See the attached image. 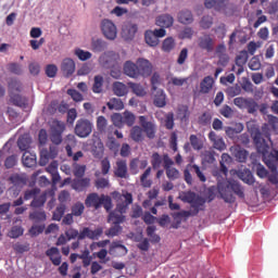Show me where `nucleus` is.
<instances>
[{"label": "nucleus", "mask_w": 278, "mask_h": 278, "mask_svg": "<svg viewBox=\"0 0 278 278\" xmlns=\"http://www.w3.org/2000/svg\"><path fill=\"white\" fill-rule=\"evenodd\" d=\"M131 203H134V195L131 193L126 192L121 194L115 210L109 214L108 222L112 223V225H123L126 218L123 214H127V210H129Z\"/></svg>", "instance_id": "f257e3e1"}, {"label": "nucleus", "mask_w": 278, "mask_h": 278, "mask_svg": "<svg viewBox=\"0 0 278 278\" xmlns=\"http://www.w3.org/2000/svg\"><path fill=\"white\" fill-rule=\"evenodd\" d=\"M218 193L225 203H236V195L244 199V187L238 180H229L226 186H218Z\"/></svg>", "instance_id": "f03ea898"}, {"label": "nucleus", "mask_w": 278, "mask_h": 278, "mask_svg": "<svg viewBox=\"0 0 278 278\" xmlns=\"http://www.w3.org/2000/svg\"><path fill=\"white\" fill-rule=\"evenodd\" d=\"M86 207H94V210H100V207L103 205L104 210L106 212H110L112 210V198L110 195L101 194L99 193H89L85 200Z\"/></svg>", "instance_id": "7ed1b4c3"}, {"label": "nucleus", "mask_w": 278, "mask_h": 278, "mask_svg": "<svg viewBox=\"0 0 278 278\" xmlns=\"http://www.w3.org/2000/svg\"><path fill=\"white\" fill-rule=\"evenodd\" d=\"M184 203H189L191 205V210L189 212L192 213V216H198L199 212H203L205 210L206 200L197 195V193L189 191L182 195Z\"/></svg>", "instance_id": "20e7f679"}, {"label": "nucleus", "mask_w": 278, "mask_h": 278, "mask_svg": "<svg viewBox=\"0 0 278 278\" xmlns=\"http://www.w3.org/2000/svg\"><path fill=\"white\" fill-rule=\"evenodd\" d=\"M94 126L92 125V122L90 119L80 118L76 122V126L74 128V131L78 138H88L92 134V128Z\"/></svg>", "instance_id": "39448f33"}, {"label": "nucleus", "mask_w": 278, "mask_h": 278, "mask_svg": "<svg viewBox=\"0 0 278 278\" xmlns=\"http://www.w3.org/2000/svg\"><path fill=\"white\" fill-rule=\"evenodd\" d=\"M139 125L143 130V134H146L147 138H149L150 140H153V138H155V134L157 131V126H155V123L149 121L147 116L141 115L139 116Z\"/></svg>", "instance_id": "423d86ee"}, {"label": "nucleus", "mask_w": 278, "mask_h": 278, "mask_svg": "<svg viewBox=\"0 0 278 278\" xmlns=\"http://www.w3.org/2000/svg\"><path fill=\"white\" fill-rule=\"evenodd\" d=\"M116 60H118V55L114 51H109L99 58V64L102 68H114L116 66Z\"/></svg>", "instance_id": "0eeeda50"}, {"label": "nucleus", "mask_w": 278, "mask_h": 278, "mask_svg": "<svg viewBox=\"0 0 278 278\" xmlns=\"http://www.w3.org/2000/svg\"><path fill=\"white\" fill-rule=\"evenodd\" d=\"M103 236V228L99 227L94 230L85 227L79 231L78 240H86L88 238L89 240H99Z\"/></svg>", "instance_id": "6e6552de"}, {"label": "nucleus", "mask_w": 278, "mask_h": 278, "mask_svg": "<svg viewBox=\"0 0 278 278\" xmlns=\"http://www.w3.org/2000/svg\"><path fill=\"white\" fill-rule=\"evenodd\" d=\"M137 68L139 72V77H151L153 73V64H151V61L146 59L137 60Z\"/></svg>", "instance_id": "1a4fd4ad"}, {"label": "nucleus", "mask_w": 278, "mask_h": 278, "mask_svg": "<svg viewBox=\"0 0 278 278\" xmlns=\"http://www.w3.org/2000/svg\"><path fill=\"white\" fill-rule=\"evenodd\" d=\"M102 33L108 40H116V36L118 34L116 25L110 20L102 21Z\"/></svg>", "instance_id": "9d476101"}, {"label": "nucleus", "mask_w": 278, "mask_h": 278, "mask_svg": "<svg viewBox=\"0 0 278 278\" xmlns=\"http://www.w3.org/2000/svg\"><path fill=\"white\" fill-rule=\"evenodd\" d=\"M138 34V24L126 22L122 27V37L124 40H134Z\"/></svg>", "instance_id": "9b49d317"}, {"label": "nucleus", "mask_w": 278, "mask_h": 278, "mask_svg": "<svg viewBox=\"0 0 278 278\" xmlns=\"http://www.w3.org/2000/svg\"><path fill=\"white\" fill-rule=\"evenodd\" d=\"M215 45L216 42L214 41V38L210 35H203L198 39V47L207 53H212V51H214Z\"/></svg>", "instance_id": "f8f14e48"}, {"label": "nucleus", "mask_w": 278, "mask_h": 278, "mask_svg": "<svg viewBox=\"0 0 278 278\" xmlns=\"http://www.w3.org/2000/svg\"><path fill=\"white\" fill-rule=\"evenodd\" d=\"M124 75L127 77H130L131 79H139L140 78V73L138 72V64L134 63L131 61H126L124 63Z\"/></svg>", "instance_id": "ddd939ff"}, {"label": "nucleus", "mask_w": 278, "mask_h": 278, "mask_svg": "<svg viewBox=\"0 0 278 278\" xmlns=\"http://www.w3.org/2000/svg\"><path fill=\"white\" fill-rule=\"evenodd\" d=\"M264 164L269 170H277L278 166V150H273L269 154L263 157Z\"/></svg>", "instance_id": "4468645a"}, {"label": "nucleus", "mask_w": 278, "mask_h": 278, "mask_svg": "<svg viewBox=\"0 0 278 278\" xmlns=\"http://www.w3.org/2000/svg\"><path fill=\"white\" fill-rule=\"evenodd\" d=\"M115 177L119 179H128L129 173L127 170V161L125 160H117L116 161V168L114 170Z\"/></svg>", "instance_id": "2eb2a0df"}, {"label": "nucleus", "mask_w": 278, "mask_h": 278, "mask_svg": "<svg viewBox=\"0 0 278 278\" xmlns=\"http://www.w3.org/2000/svg\"><path fill=\"white\" fill-rule=\"evenodd\" d=\"M110 253L117 257H123L124 255H127L128 250L122 241H113L110 245Z\"/></svg>", "instance_id": "dca6fc26"}, {"label": "nucleus", "mask_w": 278, "mask_h": 278, "mask_svg": "<svg viewBox=\"0 0 278 278\" xmlns=\"http://www.w3.org/2000/svg\"><path fill=\"white\" fill-rule=\"evenodd\" d=\"M175 23V18L170 14H162L156 17L155 25L157 27H163L164 29H168V27H173Z\"/></svg>", "instance_id": "f3484780"}, {"label": "nucleus", "mask_w": 278, "mask_h": 278, "mask_svg": "<svg viewBox=\"0 0 278 278\" xmlns=\"http://www.w3.org/2000/svg\"><path fill=\"white\" fill-rule=\"evenodd\" d=\"M214 88V78L212 76H205L200 83L199 94H210Z\"/></svg>", "instance_id": "a211bd4d"}, {"label": "nucleus", "mask_w": 278, "mask_h": 278, "mask_svg": "<svg viewBox=\"0 0 278 278\" xmlns=\"http://www.w3.org/2000/svg\"><path fill=\"white\" fill-rule=\"evenodd\" d=\"M237 177L248 186H253V184H255V177H253V173H251V169L249 168L239 169L237 172Z\"/></svg>", "instance_id": "6ab92c4d"}, {"label": "nucleus", "mask_w": 278, "mask_h": 278, "mask_svg": "<svg viewBox=\"0 0 278 278\" xmlns=\"http://www.w3.org/2000/svg\"><path fill=\"white\" fill-rule=\"evenodd\" d=\"M61 71L65 77H71L75 73V61L73 59H64L61 64Z\"/></svg>", "instance_id": "aec40b11"}, {"label": "nucleus", "mask_w": 278, "mask_h": 278, "mask_svg": "<svg viewBox=\"0 0 278 278\" xmlns=\"http://www.w3.org/2000/svg\"><path fill=\"white\" fill-rule=\"evenodd\" d=\"M208 139L211 140V142H213V147L217 151H225V149H227V146L225 144V140H223V137L216 135L214 131H211L208 134Z\"/></svg>", "instance_id": "412c9836"}, {"label": "nucleus", "mask_w": 278, "mask_h": 278, "mask_svg": "<svg viewBox=\"0 0 278 278\" xmlns=\"http://www.w3.org/2000/svg\"><path fill=\"white\" fill-rule=\"evenodd\" d=\"M90 187V178H75L72 182L73 190L84 192L86 188Z\"/></svg>", "instance_id": "4be33fe9"}, {"label": "nucleus", "mask_w": 278, "mask_h": 278, "mask_svg": "<svg viewBox=\"0 0 278 278\" xmlns=\"http://www.w3.org/2000/svg\"><path fill=\"white\" fill-rule=\"evenodd\" d=\"M112 90L115 97H127L129 94V87L121 81L113 83Z\"/></svg>", "instance_id": "5701e85b"}, {"label": "nucleus", "mask_w": 278, "mask_h": 278, "mask_svg": "<svg viewBox=\"0 0 278 278\" xmlns=\"http://www.w3.org/2000/svg\"><path fill=\"white\" fill-rule=\"evenodd\" d=\"M46 255L50 257V261L54 266H60V264H62V256L60 255V250L58 248L48 249Z\"/></svg>", "instance_id": "b1692460"}, {"label": "nucleus", "mask_w": 278, "mask_h": 278, "mask_svg": "<svg viewBox=\"0 0 278 278\" xmlns=\"http://www.w3.org/2000/svg\"><path fill=\"white\" fill-rule=\"evenodd\" d=\"M194 22V16L192 15V11L182 10L178 13V23L182 25H190Z\"/></svg>", "instance_id": "393cba45"}, {"label": "nucleus", "mask_w": 278, "mask_h": 278, "mask_svg": "<svg viewBox=\"0 0 278 278\" xmlns=\"http://www.w3.org/2000/svg\"><path fill=\"white\" fill-rule=\"evenodd\" d=\"M22 162L27 168H33L37 164L36 153L29 151L24 152Z\"/></svg>", "instance_id": "a878e982"}, {"label": "nucleus", "mask_w": 278, "mask_h": 278, "mask_svg": "<svg viewBox=\"0 0 278 278\" xmlns=\"http://www.w3.org/2000/svg\"><path fill=\"white\" fill-rule=\"evenodd\" d=\"M116 116L117 118H121L122 123H124V125H127L128 127H134L136 123V115H134V113H131L130 111H125L123 115L116 114Z\"/></svg>", "instance_id": "bb28decb"}, {"label": "nucleus", "mask_w": 278, "mask_h": 278, "mask_svg": "<svg viewBox=\"0 0 278 278\" xmlns=\"http://www.w3.org/2000/svg\"><path fill=\"white\" fill-rule=\"evenodd\" d=\"M254 142L256 144L258 153L263 154V157L268 154V149L270 148L268 147V143H266L265 139H262L260 138V135H256L254 137Z\"/></svg>", "instance_id": "cd10ccee"}, {"label": "nucleus", "mask_w": 278, "mask_h": 278, "mask_svg": "<svg viewBox=\"0 0 278 278\" xmlns=\"http://www.w3.org/2000/svg\"><path fill=\"white\" fill-rule=\"evenodd\" d=\"M17 147L20 151H24V153L29 151L31 147V137H29V135H22L17 140Z\"/></svg>", "instance_id": "c85d7f7f"}, {"label": "nucleus", "mask_w": 278, "mask_h": 278, "mask_svg": "<svg viewBox=\"0 0 278 278\" xmlns=\"http://www.w3.org/2000/svg\"><path fill=\"white\" fill-rule=\"evenodd\" d=\"M58 111L60 112V114H66V112H68V104L62 102L58 105V101H52L48 108V112H50V114H53Z\"/></svg>", "instance_id": "c756f323"}, {"label": "nucleus", "mask_w": 278, "mask_h": 278, "mask_svg": "<svg viewBox=\"0 0 278 278\" xmlns=\"http://www.w3.org/2000/svg\"><path fill=\"white\" fill-rule=\"evenodd\" d=\"M127 85L132 94H136V97H147V89H144V86H142L140 83L129 81Z\"/></svg>", "instance_id": "7c9ffc66"}, {"label": "nucleus", "mask_w": 278, "mask_h": 278, "mask_svg": "<svg viewBox=\"0 0 278 278\" xmlns=\"http://www.w3.org/2000/svg\"><path fill=\"white\" fill-rule=\"evenodd\" d=\"M154 105L156 108H165L166 106V94L164 93V90L156 89L154 90Z\"/></svg>", "instance_id": "2f4dec72"}, {"label": "nucleus", "mask_w": 278, "mask_h": 278, "mask_svg": "<svg viewBox=\"0 0 278 278\" xmlns=\"http://www.w3.org/2000/svg\"><path fill=\"white\" fill-rule=\"evenodd\" d=\"M9 181L17 188H23L27 184V178L23 174H13L9 177Z\"/></svg>", "instance_id": "473e14b6"}, {"label": "nucleus", "mask_w": 278, "mask_h": 278, "mask_svg": "<svg viewBox=\"0 0 278 278\" xmlns=\"http://www.w3.org/2000/svg\"><path fill=\"white\" fill-rule=\"evenodd\" d=\"M172 216L174 220H176V225H172V227L173 229H178L179 225H181V218H190V216H192V213L190 211H180L174 213Z\"/></svg>", "instance_id": "72a5a7b5"}, {"label": "nucleus", "mask_w": 278, "mask_h": 278, "mask_svg": "<svg viewBox=\"0 0 278 278\" xmlns=\"http://www.w3.org/2000/svg\"><path fill=\"white\" fill-rule=\"evenodd\" d=\"M130 138L134 142H142L144 140V132L141 126H134L130 129Z\"/></svg>", "instance_id": "f704fd0d"}, {"label": "nucleus", "mask_w": 278, "mask_h": 278, "mask_svg": "<svg viewBox=\"0 0 278 278\" xmlns=\"http://www.w3.org/2000/svg\"><path fill=\"white\" fill-rule=\"evenodd\" d=\"M108 49V42H105L103 39H92L91 41V51L93 53H101Z\"/></svg>", "instance_id": "c9c22d12"}, {"label": "nucleus", "mask_w": 278, "mask_h": 278, "mask_svg": "<svg viewBox=\"0 0 278 278\" xmlns=\"http://www.w3.org/2000/svg\"><path fill=\"white\" fill-rule=\"evenodd\" d=\"M109 110H115L116 112H121V110H125V103L119 98H112L106 103Z\"/></svg>", "instance_id": "e433bc0d"}, {"label": "nucleus", "mask_w": 278, "mask_h": 278, "mask_svg": "<svg viewBox=\"0 0 278 278\" xmlns=\"http://www.w3.org/2000/svg\"><path fill=\"white\" fill-rule=\"evenodd\" d=\"M103 76L101 75H96L93 77V85H92V92L94 94H101V92H103Z\"/></svg>", "instance_id": "4c0bfd02"}, {"label": "nucleus", "mask_w": 278, "mask_h": 278, "mask_svg": "<svg viewBox=\"0 0 278 278\" xmlns=\"http://www.w3.org/2000/svg\"><path fill=\"white\" fill-rule=\"evenodd\" d=\"M144 40L149 47H157L160 45V39L155 37V34H153V30H147L144 34Z\"/></svg>", "instance_id": "58836bf2"}, {"label": "nucleus", "mask_w": 278, "mask_h": 278, "mask_svg": "<svg viewBox=\"0 0 278 278\" xmlns=\"http://www.w3.org/2000/svg\"><path fill=\"white\" fill-rule=\"evenodd\" d=\"M29 220L34 223H45L47 220V213L45 211H35L29 213Z\"/></svg>", "instance_id": "ea45409f"}, {"label": "nucleus", "mask_w": 278, "mask_h": 278, "mask_svg": "<svg viewBox=\"0 0 278 278\" xmlns=\"http://www.w3.org/2000/svg\"><path fill=\"white\" fill-rule=\"evenodd\" d=\"M51 134H64V129H66V126L63 122L54 119L52 121V124L50 126Z\"/></svg>", "instance_id": "a19ab883"}, {"label": "nucleus", "mask_w": 278, "mask_h": 278, "mask_svg": "<svg viewBox=\"0 0 278 278\" xmlns=\"http://www.w3.org/2000/svg\"><path fill=\"white\" fill-rule=\"evenodd\" d=\"M97 130L99 134H105L108 130V118L105 116L100 115L97 117Z\"/></svg>", "instance_id": "79ce46f5"}, {"label": "nucleus", "mask_w": 278, "mask_h": 278, "mask_svg": "<svg viewBox=\"0 0 278 278\" xmlns=\"http://www.w3.org/2000/svg\"><path fill=\"white\" fill-rule=\"evenodd\" d=\"M173 49H175V39L173 37L165 38L162 43V51L170 53Z\"/></svg>", "instance_id": "37998d69"}, {"label": "nucleus", "mask_w": 278, "mask_h": 278, "mask_svg": "<svg viewBox=\"0 0 278 278\" xmlns=\"http://www.w3.org/2000/svg\"><path fill=\"white\" fill-rule=\"evenodd\" d=\"M233 156L236 157L237 162L244 163L247 162V157H249V152L241 148H236Z\"/></svg>", "instance_id": "c03bdc74"}, {"label": "nucleus", "mask_w": 278, "mask_h": 278, "mask_svg": "<svg viewBox=\"0 0 278 278\" xmlns=\"http://www.w3.org/2000/svg\"><path fill=\"white\" fill-rule=\"evenodd\" d=\"M189 169L191 173H194L200 181L204 184V181H207V178L205 177V174H203V170H201V167L197 164H189Z\"/></svg>", "instance_id": "a18cd8bd"}, {"label": "nucleus", "mask_w": 278, "mask_h": 278, "mask_svg": "<svg viewBox=\"0 0 278 278\" xmlns=\"http://www.w3.org/2000/svg\"><path fill=\"white\" fill-rule=\"evenodd\" d=\"M163 160H164V157H162V155H160V153L154 152L152 154L151 165H152L153 170H157V168H161Z\"/></svg>", "instance_id": "49530a36"}, {"label": "nucleus", "mask_w": 278, "mask_h": 278, "mask_svg": "<svg viewBox=\"0 0 278 278\" xmlns=\"http://www.w3.org/2000/svg\"><path fill=\"white\" fill-rule=\"evenodd\" d=\"M190 144L194 151H201L203 149V141L197 137V135H191L189 137Z\"/></svg>", "instance_id": "de8ad7c7"}, {"label": "nucleus", "mask_w": 278, "mask_h": 278, "mask_svg": "<svg viewBox=\"0 0 278 278\" xmlns=\"http://www.w3.org/2000/svg\"><path fill=\"white\" fill-rule=\"evenodd\" d=\"M247 62H249V52L247 50H242L236 58V64L237 66H244Z\"/></svg>", "instance_id": "09e8293b"}, {"label": "nucleus", "mask_w": 278, "mask_h": 278, "mask_svg": "<svg viewBox=\"0 0 278 278\" xmlns=\"http://www.w3.org/2000/svg\"><path fill=\"white\" fill-rule=\"evenodd\" d=\"M47 203V193H42L38 198H34V200L30 203V207H42Z\"/></svg>", "instance_id": "8fccbe9b"}, {"label": "nucleus", "mask_w": 278, "mask_h": 278, "mask_svg": "<svg viewBox=\"0 0 278 278\" xmlns=\"http://www.w3.org/2000/svg\"><path fill=\"white\" fill-rule=\"evenodd\" d=\"M244 109L248 110L249 114H255V112H257V110L260 109V105L257 104V102H255V100L248 99Z\"/></svg>", "instance_id": "3c124183"}, {"label": "nucleus", "mask_w": 278, "mask_h": 278, "mask_svg": "<svg viewBox=\"0 0 278 278\" xmlns=\"http://www.w3.org/2000/svg\"><path fill=\"white\" fill-rule=\"evenodd\" d=\"M113 225L114 226H112L110 230L105 231V236H108L109 238H114L118 236L121 231H123V227L121 226V224H113Z\"/></svg>", "instance_id": "603ef678"}, {"label": "nucleus", "mask_w": 278, "mask_h": 278, "mask_svg": "<svg viewBox=\"0 0 278 278\" xmlns=\"http://www.w3.org/2000/svg\"><path fill=\"white\" fill-rule=\"evenodd\" d=\"M73 168H74L73 174L76 177V179L81 178L84 177V175H86V165H79L75 163L73 165Z\"/></svg>", "instance_id": "864d4df0"}, {"label": "nucleus", "mask_w": 278, "mask_h": 278, "mask_svg": "<svg viewBox=\"0 0 278 278\" xmlns=\"http://www.w3.org/2000/svg\"><path fill=\"white\" fill-rule=\"evenodd\" d=\"M24 231L25 230L23 229V227L13 226L11 228V230L9 231L8 236H9V238H13V239L21 238V236H23Z\"/></svg>", "instance_id": "5fc2aeb1"}, {"label": "nucleus", "mask_w": 278, "mask_h": 278, "mask_svg": "<svg viewBox=\"0 0 278 278\" xmlns=\"http://www.w3.org/2000/svg\"><path fill=\"white\" fill-rule=\"evenodd\" d=\"M49 160H51V155L49 154V150L42 149L40 151L39 166H47V164H49Z\"/></svg>", "instance_id": "6e6d98bb"}, {"label": "nucleus", "mask_w": 278, "mask_h": 278, "mask_svg": "<svg viewBox=\"0 0 278 278\" xmlns=\"http://www.w3.org/2000/svg\"><path fill=\"white\" fill-rule=\"evenodd\" d=\"M149 175H151V167H148L140 177V181L143 188H151L152 182L148 179Z\"/></svg>", "instance_id": "4d7b16f0"}, {"label": "nucleus", "mask_w": 278, "mask_h": 278, "mask_svg": "<svg viewBox=\"0 0 278 278\" xmlns=\"http://www.w3.org/2000/svg\"><path fill=\"white\" fill-rule=\"evenodd\" d=\"M202 29H210L214 25V17L210 15H204L200 22Z\"/></svg>", "instance_id": "13d9d810"}, {"label": "nucleus", "mask_w": 278, "mask_h": 278, "mask_svg": "<svg viewBox=\"0 0 278 278\" xmlns=\"http://www.w3.org/2000/svg\"><path fill=\"white\" fill-rule=\"evenodd\" d=\"M64 212H66V206L62 204L59 205L53 212L52 219L58 222L62 220V217L64 216Z\"/></svg>", "instance_id": "bf43d9fd"}, {"label": "nucleus", "mask_w": 278, "mask_h": 278, "mask_svg": "<svg viewBox=\"0 0 278 278\" xmlns=\"http://www.w3.org/2000/svg\"><path fill=\"white\" fill-rule=\"evenodd\" d=\"M84 210H86L84 203L77 202L72 206V216H81V214H84Z\"/></svg>", "instance_id": "052dcab7"}, {"label": "nucleus", "mask_w": 278, "mask_h": 278, "mask_svg": "<svg viewBox=\"0 0 278 278\" xmlns=\"http://www.w3.org/2000/svg\"><path fill=\"white\" fill-rule=\"evenodd\" d=\"M75 55L78 56V60H80L81 62H86V60H90V58H92V53H90L89 51H84L81 49H76Z\"/></svg>", "instance_id": "680f3d73"}, {"label": "nucleus", "mask_w": 278, "mask_h": 278, "mask_svg": "<svg viewBox=\"0 0 278 278\" xmlns=\"http://www.w3.org/2000/svg\"><path fill=\"white\" fill-rule=\"evenodd\" d=\"M262 68V62L260 58L253 56L249 62V70L250 71H260Z\"/></svg>", "instance_id": "e2e57ef3"}, {"label": "nucleus", "mask_w": 278, "mask_h": 278, "mask_svg": "<svg viewBox=\"0 0 278 278\" xmlns=\"http://www.w3.org/2000/svg\"><path fill=\"white\" fill-rule=\"evenodd\" d=\"M166 177L170 179V181H175V179H179V169L175 167H169L165 169Z\"/></svg>", "instance_id": "0e129e2a"}, {"label": "nucleus", "mask_w": 278, "mask_h": 278, "mask_svg": "<svg viewBox=\"0 0 278 278\" xmlns=\"http://www.w3.org/2000/svg\"><path fill=\"white\" fill-rule=\"evenodd\" d=\"M67 94L73 99V101H76V103L84 101V96L76 89H68Z\"/></svg>", "instance_id": "69168bd1"}, {"label": "nucleus", "mask_w": 278, "mask_h": 278, "mask_svg": "<svg viewBox=\"0 0 278 278\" xmlns=\"http://www.w3.org/2000/svg\"><path fill=\"white\" fill-rule=\"evenodd\" d=\"M198 123H199V125H203V126L210 125V123H212V114H210L207 112L203 113L199 117Z\"/></svg>", "instance_id": "338daca9"}, {"label": "nucleus", "mask_w": 278, "mask_h": 278, "mask_svg": "<svg viewBox=\"0 0 278 278\" xmlns=\"http://www.w3.org/2000/svg\"><path fill=\"white\" fill-rule=\"evenodd\" d=\"M9 92H21V81L16 80V79H12L9 83Z\"/></svg>", "instance_id": "774afa93"}]
</instances>
